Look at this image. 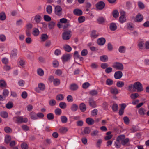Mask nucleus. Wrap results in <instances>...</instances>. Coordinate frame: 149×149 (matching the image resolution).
<instances>
[{"label":"nucleus","instance_id":"nucleus-1","mask_svg":"<svg viewBox=\"0 0 149 149\" xmlns=\"http://www.w3.org/2000/svg\"><path fill=\"white\" fill-rule=\"evenodd\" d=\"M135 89L137 90L138 92H141L143 91V89L141 84L139 82H137L134 83Z\"/></svg>","mask_w":149,"mask_h":149},{"label":"nucleus","instance_id":"nucleus-2","mask_svg":"<svg viewBox=\"0 0 149 149\" xmlns=\"http://www.w3.org/2000/svg\"><path fill=\"white\" fill-rule=\"evenodd\" d=\"M54 13L58 16H61L62 15V9L60 6L57 5L55 6L54 8Z\"/></svg>","mask_w":149,"mask_h":149},{"label":"nucleus","instance_id":"nucleus-3","mask_svg":"<svg viewBox=\"0 0 149 149\" xmlns=\"http://www.w3.org/2000/svg\"><path fill=\"white\" fill-rule=\"evenodd\" d=\"M118 139H119L121 144L125 145L127 144L129 142V139L128 138L125 139V136L121 135L118 136Z\"/></svg>","mask_w":149,"mask_h":149},{"label":"nucleus","instance_id":"nucleus-4","mask_svg":"<svg viewBox=\"0 0 149 149\" xmlns=\"http://www.w3.org/2000/svg\"><path fill=\"white\" fill-rule=\"evenodd\" d=\"M70 31H67L64 32L62 34V38L64 40H68L71 37V35Z\"/></svg>","mask_w":149,"mask_h":149},{"label":"nucleus","instance_id":"nucleus-5","mask_svg":"<svg viewBox=\"0 0 149 149\" xmlns=\"http://www.w3.org/2000/svg\"><path fill=\"white\" fill-rule=\"evenodd\" d=\"M112 67L119 70H122L124 68L123 64L118 62L114 63L112 65Z\"/></svg>","mask_w":149,"mask_h":149},{"label":"nucleus","instance_id":"nucleus-6","mask_svg":"<svg viewBox=\"0 0 149 149\" xmlns=\"http://www.w3.org/2000/svg\"><path fill=\"white\" fill-rule=\"evenodd\" d=\"M121 16L119 18L120 22L123 23L126 21V19L125 17V13L123 11H121L120 12Z\"/></svg>","mask_w":149,"mask_h":149},{"label":"nucleus","instance_id":"nucleus-7","mask_svg":"<svg viewBox=\"0 0 149 149\" xmlns=\"http://www.w3.org/2000/svg\"><path fill=\"white\" fill-rule=\"evenodd\" d=\"M143 16L140 14H138L136 15L134 21L136 22H140L143 20Z\"/></svg>","mask_w":149,"mask_h":149},{"label":"nucleus","instance_id":"nucleus-8","mask_svg":"<svg viewBox=\"0 0 149 149\" xmlns=\"http://www.w3.org/2000/svg\"><path fill=\"white\" fill-rule=\"evenodd\" d=\"M105 4L103 1H100L97 3L96 5L97 8L99 10H102L104 7Z\"/></svg>","mask_w":149,"mask_h":149},{"label":"nucleus","instance_id":"nucleus-9","mask_svg":"<svg viewBox=\"0 0 149 149\" xmlns=\"http://www.w3.org/2000/svg\"><path fill=\"white\" fill-rule=\"evenodd\" d=\"M123 73L121 71H118L116 72L114 74V76L116 79H120L122 76Z\"/></svg>","mask_w":149,"mask_h":149},{"label":"nucleus","instance_id":"nucleus-10","mask_svg":"<svg viewBox=\"0 0 149 149\" xmlns=\"http://www.w3.org/2000/svg\"><path fill=\"white\" fill-rule=\"evenodd\" d=\"M79 108L82 112H84L86 109V106L84 103H82L79 104Z\"/></svg>","mask_w":149,"mask_h":149},{"label":"nucleus","instance_id":"nucleus-11","mask_svg":"<svg viewBox=\"0 0 149 149\" xmlns=\"http://www.w3.org/2000/svg\"><path fill=\"white\" fill-rule=\"evenodd\" d=\"M74 15L77 16H80L82 15L83 12L81 10L79 9H75L73 11Z\"/></svg>","mask_w":149,"mask_h":149},{"label":"nucleus","instance_id":"nucleus-12","mask_svg":"<svg viewBox=\"0 0 149 149\" xmlns=\"http://www.w3.org/2000/svg\"><path fill=\"white\" fill-rule=\"evenodd\" d=\"M89 103L90 106L93 108H95L96 106V103L93 98H91L89 99Z\"/></svg>","mask_w":149,"mask_h":149},{"label":"nucleus","instance_id":"nucleus-13","mask_svg":"<svg viewBox=\"0 0 149 149\" xmlns=\"http://www.w3.org/2000/svg\"><path fill=\"white\" fill-rule=\"evenodd\" d=\"M70 58L71 55L69 54H67L63 55L62 57V58L63 61L66 62L70 59Z\"/></svg>","mask_w":149,"mask_h":149},{"label":"nucleus","instance_id":"nucleus-14","mask_svg":"<svg viewBox=\"0 0 149 149\" xmlns=\"http://www.w3.org/2000/svg\"><path fill=\"white\" fill-rule=\"evenodd\" d=\"M29 115L31 119L33 120L37 119V114L35 112L32 111L29 113Z\"/></svg>","mask_w":149,"mask_h":149},{"label":"nucleus","instance_id":"nucleus-15","mask_svg":"<svg viewBox=\"0 0 149 149\" xmlns=\"http://www.w3.org/2000/svg\"><path fill=\"white\" fill-rule=\"evenodd\" d=\"M105 40L104 38H102L97 40V43L100 45H102L105 43Z\"/></svg>","mask_w":149,"mask_h":149},{"label":"nucleus","instance_id":"nucleus-16","mask_svg":"<svg viewBox=\"0 0 149 149\" xmlns=\"http://www.w3.org/2000/svg\"><path fill=\"white\" fill-rule=\"evenodd\" d=\"M79 108L77 105L75 104H73L70 107V109L72 111L75 112Z\"/></svg>","mask_w":149,"mask_h":149},{"label":"nucleus","instance_id":"nucleus-17","mask_svg":"<svg viewBox=\"0 0 149 149\" xmlns=\"http://www.w3.org/2000/svg\"><path fill=\"white\" fill-rule=\"evenodd\" d=\"M42 17L39 14H37L35 16L34 19L37 23H39Z\"/></svg>","mask_w":149,"mask_h":149},{"label":"nucleus","instance_id":"nucleus-18","mask_svg":"<svg viewBox=\"0 0 149 149\" xmlns=\"http://www.w3.org/2000/svg\"><path fill=\"white\" fill-rule=\"evenodd\" d=\"M78 88V85L75 83H73L70 85V89L72 91L77 90Z\"/></svg>","mask_w":149,"mask_h":149},{"label":"nucleus","instance_id":"nucleus-19","mask_svg":"<svg viewBox=\"0 0 149 149\" xmlns=\"http://www.w3.org/2000/svg\"><path fill=\"white\" fill-rule=\"evenodd\" d=\"M86 123L89 125H92L94 124L95 121L91 118H87L86 120Z\"/></svg>","mask_w":149,"mask_h":149},{"label":"nucleus","instance_id":"nucleus-20","mask_svg":"<svg viewBox=\"0 0 149 149\" xmlns=\"http://www.w3.org/2000/svg\"><path fill=\"white\" fill-rule=\"evenodd\" d=\"M120 140L118 139V136L117 137L116 141L115 142L114 145L116 148H119L120 147L121 144L120 143Z\"/></svg>","mask_w":149,"mask_h":149},{"label":"nucleus","instance_id":"nucleus-21","mask_svg":"<svg viewBox=\"0 0 149 149\" xmlns=\"http://www.w3.org/2000/svg\"><path fill=\"white\" fill-rule=\"evenodd\" d=\"M13 119L15 123L18 124L22 123V122H21V116L14 117L13 118Z\"/></svg>","mask_w":149,"mask_h":149},{"label":"nucleus","instance_id":"nucleus-22","mask_svg":"<svg viewBox=\"0 0 149 149\" xmlns=\"http://www.w3.org/2000/svg\"><path fill=\"white\" fill-rule=\"evenodd\" d=\"M117 26L115 23H112L110 24V29L111 31H114L117 29Z\"/></svg>","mask_w":149,"mask_h":149},{"label":"nucleus","instance_id":"nucleus-23","mask_svg":"<svg viewBox=\"0 0 149 149\" xmlns=\"http://www.w3.org/2000/svg\"><path fill=\"white\" fill-rule=\"evenodd\" d=\"M46 10L48 14H51L52 11V6L50 5H48L46 7Z\"/></svg>","mask_w":149,"mask_h":149},{"label":"nucleus","instance_id":"nucleus-24","mask_svg":"<svg viewBox=\"0 0 149 149\" xmlns=\"http://www.w3.org/2000/svg\"><path fill=\"white\" fill-rule=\"evenodd\" d=\"M110 91L112 94L114 95H116L118 93L117 89L115 88H111Z\"/></svg>","mask_w":149,"mask_h":149},{"label":"nucleus","instance_id":"nucleus-25","mask_svg":"<svg viewBox=\"0 0 149 149\" xmlns=\"http://www.w3.org/2000/svg\"><path fill=\"white\" fill-rule=\"evenodd\" d=\"M99 131L98 130H93L91 132V135L93 137L98 136L99 135Z\"/></svg>","mask_w":149,"mask_h":149},{"label":"nucleus","instance_id":"nucleus-26","mask_svg":"<svg viewBox=\"0 0 149 149\" xmlns=\"http://www.w3.org/2000/svg\"><path fill=\"white\" fill-rule=\"evenodd\" d=\"M68 130L67 127H62L59 129V132L62 134L65 133Z\"/></svg>","mask_w":149,"mask_h":149},{"label":"nucleus","instance_id":"nucleus-27","mask_svg":"<svg viewBox=\"0 0 149 149\" xmlns=\"http://www.w3.org/2000/svg\"><path fill=\"white\" fill-rule=\"evenodd\" d=\"M48 38V36L46 34H43L41 35V41L44 42Z\"/></svg>","mask_w":149,"mask_h":149},{"label":"nucleus","instance_id":"nucleus-28","mask_svg":"<svg viewBox=\"0 0 149 149\" xmlns=\"http://www.w3.org/2000/svg\"><path fill=\"white\" fill-rule=\"evenodd\" d=\"M98 35V33L95 31H92L91 34V36L93 38H96Z\"/></svg>","mask_w":149,"mask_h":149},{"label":"nucleus","instance_id":"nucleus-29","mask_svg":"<svg viewBox=\"0 0 149 149\" xmlns=\"http://www.w3.org/2000/svg\"><path fill=\"white\" fill-rule=\"evenodd\" d=\"M1 116L4 118H6L8 117V114L7 112L5 111H1L0 113Z\"/></svg>","mask_w":149,"mask_h":149},{"label":"nucleus","instance_id":"nucleus-30","mask_svg":"<svg viewBox=\"0 0 149 149\" xmlns=\"http://www.w3.org/2000/svg\"><path fill=\"white\" fill-rule=\"evenodd\" d=\"M4 131L6 133L9 134L12 132V130L9 127L6 126L4 127Z\"/></svg>","mask_w":149,"mask_h":149},{"label":"nucleus","instance_id":"nucleus-31","mask_svg":"<svg viewBox=\"0 0 149 149\" xmlns=\"http://www.w3.org/2000/svg\"><path fill=\"white\" fill-rule=\"evenodd\" d=\"M7 84L6 82L3 80H0V87L1 88H6Z\"/></svg>","mask_w":149,"mask_h":149},{"label":"nucleus","instance_id":"nucleus-32","mask_svg":"<svg viewBox=\"0 0 149 149\" xmlns=\"http://www.w3.org/2000/svg\"><path fill=\"white\" fill-rule=\"evenodd\" d=\"M128 90L130 92H134L135 91L134 87V84H130L128 86Z\"/></svg>","mask_w":149,"mask_h":149},{"label":"nucleus","instance_id":"nucleus-33","mask_svg":"<svg viewBox=\"0 0 149 149\" xmlns=\"http://www.w3.org/2000/svg\"><path fill=\"white\" fill-rule=\"evenodd\" d=\"M100 59L102 62H106L108 60V57L106 55H103L100 57Z\"/></svg>","mask_w":149,"mask_h":149},{"label":"nucleus","instance_id":"nucleus-34","mask_svg":"<svg viewBox=\"0 0 149 149\" xmlns=\"http://www.w3.org/2000/svg\"><path fill=\"white\" fill-rule=\"evenodd\" d=\"M53 84L55 86L59 85L60 83V81L59 79L58 78L54 79L53 81Z\"/></svg>","mask_w":149,"mask_h":149},{"label":"nucleus","instance_id":"nucleus-35","mask_svg":"<svg viewBox=\"0 0 149 149\" xmlns=\"http://www.w3.org/2000/svg\"><path fill=\"white\" fill-rule=\"evenodd\" d=\"M38 87L40 90L41 91H44L45 88V86L44 84L42 83H40L38 84Z\"/></svg>","mask_w":149,"mask_h":149},{"label":"nucleus","instance_id":"nucleus-36","mask_svg":"<svg viewBox=\"0 0 149 149\" xmlns=\"http://www.w3.org/2000/svg\"><path fill=\"white\" fill-rule=\"evenodd\" d=\"M6 15L5 13L3 12H1L0 13V19L1 20H4L6 19Z\"/></svg>","mask_w":149,"mask_h":149},{"label":"nucleus","instance_id":"nucleus-37","mask_svg":"<svg viewBox=\"0 0 149 149\" xmlns=\"http://www.w3.org/2000/svg\"><path fill=\"white\" fill-rule=\"evenodd\" d=\"M126 47L123 46L120 47L118 49V51L121 53H124L125 52Z\"/></svg>","mask_w":149,"mask_h":149},{"label":"nucleus","instance_id":"nucleus-38","mask_svg":"<svg viewBox=\"0 0 149 149\" xmlns=\"http://www.w3.org/2000/svg\"><path fill=\"white\" fill-rule=\"evenodd\" d=\"M59 106L61 108L64 109L66 107L67 104L65 102H61L59 104Z\"/></svg>","mask_w":149,"mask_h":149},{"label":"nucleus","instance_id":"nucleus-39","mask_svg":"<svg viewBox=\"0 0 149 149\" xmlns=\"http://www.w3.org/2000/svg\"><path fill=\"white\" fill-rule=\"evenodd\" d=\"M64 49L67 52H70L72 50L71 47L69 45H66L63 46Z\"/></svg>","mask_w":149,"mask_h":149},{"label":"nucleus","instance_id":"nucleus-40","mask_svg":"<svg viewBox=\"0 0 149 149\" xmlns=\"http://www.w3.org/2000/svg\"><path fill=\"white\" fill-rule=\"evenodd\" d=\"M61 122L64 123H66L68 121L67 118L65 116H61Z\"/></svg>","mask_w":149,"mask_h":149},{"label":"nucleus","instance_id":"nucleus-41","mask_svg":"<svg viewBox=\"0 0 149 149\" xmlns=\"http://www.w3.org/2000/svg\"><path fill=\"white\" fill-rule=\"evenodd\" d=\"M47 117V119L49 120H52L54 118V115L53 113H51L48 114Z\"/></svg>","mask_w":149,"mask_h":149},{"label":"nucleus","instance_id":"nucleus-42","mask_svg":"<svg viewBox=\"0 0 149 149\" xmlns=\"http://www.w3.org/2000/svg\"><path fill=\"white\" fill-rule=\"evenodd\" d=\"M146 110L144 109L143 108H140L139 110V113L141 115H144L145 114Z\"/></svg>","mask_w":149,"mask_h":149},{"label":"nucleus","instance_id":"nucleus-43","mask_svg":"<svg viewBox=\"0 0 149 149\" xmlns=\"http://www.w3.org/2000/svg\"><path fill=\"white\" fill-rule=\"evenodd\" d=\"M11 138L10 136L9 135H7L5 137V141L6 143H9L11 140Z\"/></svg>","mask_w":149,"mask_h":149},{"label":"nucleus","instance_id":"nucleus-44","mask_svg":"<svg viewBox=\"0 0 149 149\" xmlns=\"http://www.w3.org/2000/svg\"><path fill=\"white\" fill-rule=\"evenodd\" d=\"M37 72L38 74L40 76H42L44 74L43 70L41 68H39L37 69Z\"/></svg>","mask_w":149,"mask_h":149},{"label":"nucleus","instance_id":"nucleus-45","mask_svg":"<svg viewBox=\"0 0 149 149\" xmlns=\"http://www.w3.org/2000/svg\"><path fill=\"white\" fill-rule=\"evenodd\" d=\"M97 23L99 24H102L105 21V19L102 17H100L97 19Z\"/></svg>","mask_w":149,"mask_h":149},{"label":"nucleus","instance_id":"nucleus-46","mask_svg":"<svg viewBox=\"0 0 149 149\" xmlns=\"http://www.w3.org/2000/svg\"><path fill=\"white\" fill-rule=\"evenodd\" d=\"M91 131V130L89 127H86L84 128V132L85 134H88L90 133Z\"/></svg>","mask_w":149,"mask_h":149},{"label":"nucleus","instance_id":"nucleus-47","mask_svg":"<svg viewBox=\"0 0 149 149\" xmlns=\"http://www.w3.org/2000/svg\"><path fill=\"white\" fill-rule=\"evenodd\" d=\"M97 93V91L95 90H91L89 92V94L92 96L96 95Z\"/></svg>","mask_w":149,"mask_h":149},{"label":"nucleus","instance_id":"nucleus-48","mask_svg":"<svg viewBox=\"0 0 149 149\" xmlns=\"http://www.w3.org/2000/svg\"><path fill=\"white\" fill-rule=\"evenodd\" d=\"M63 95L62 94H59L56 97V99L57 100L61 101L63 99Z\"/></svg>","mask_w":149,"mask_h":149},{"label":"nucleus","instance_id":"nucleus-49","mask_svg":"<svg viewBox=\"0 0 149 149\" xmlns=\"http://www.w3.org/2000/svg\"><path fill=\"white\" fill-rule=\"evenodd\" d=\"M112 15L113 17L114 18H117L119 15V13L116 10H115L112 12Z\"/></svg>","mask_w":149,"mask_h":149},{"label":"nucleus","instance_id":"nucleus-50","mask_svg":"<svg viewBox=\"0 0 149 149\" xmlns=\"http://www.w3.org/2000/svg\"><path fill=\"white\" fill-rule=\"evenodd\" d=\"M55 114L57 115H60L62 113L61 109L59 108H57L55 109L54 111Z\"/></svg>","mask_w":149,"mask_h":149},{"label":"nucleus","instance_id":"nucleus-51","mask_svg":"<svg viewBox=\"0 0 149 149\" xmlns=\"http://www.w3.org/2000/svg\"><path fill=\"white\" fill-rule=\"evenodd\" d=\"M39 34V31L37 28H34L33 29V35L34 36H37Z\"/></svg>","mask_w":149,"mask_h":149},{"label":"nucleus","instance_id":"nucleus-52","mask_svg":"<svg viewBox=\"0 0 149 149\" xmlns=\"http://www.w3.org/2000/svg\"><path fill=\"white\" fill-rule=\"evenodd\" d=\"M124 85V83L123 81H118L116 83L117 86L119 88H121Z\"/></svg>","mask_w":149,"mask_h":149},{"label":"nucleus","instance_id":"nucleus-53","mask_svg":"<svg viewBox=\"0 0 149 149\" xmlns=\"http://www.w3.org/2000/svg\"><path fill=\"white\" fill-rule=\"evenodd\" d=\"M88 53V51L86 49H84L81 52V54L83 56H86Z\"/></svg>","mask_w":149,"mask_h":149},{"label":"nucleus","instance_id":"nucleus-54","mask_svg":"<svg viewBox=\"0 0 149 149\" xmlns=\"http://www.w3.org/2000/svg\"><path fill=\"white\" fill-rule=\"evenodd\" d=\"M55 25V23L53 22H50L48 24L49 28L50 29H53Z\"/></svg>","mask_w":149,"mask_h":149},{"label":"nucleus","instance_id":"nucleus-55","mask_svg":"<svg viewBox=\"0 0 149 149\" xmlns=\"http://www.w3.org/2000/svg\"><path fill=\"white\" fill-rule=\"evenodd\" d=\"M51 45V42L50 40H48L45 43V46L46 47H50Z\"/></svg>","mask_w":149,"mask_h":149},{"label":"nucleus","instance_id":"nucleus-56","mask_svg":"<svg viewBox=\"0 0 149 149\" xmlns=\"http://www.w3.org/2000/svg\"><path fill=\"white\" fill-rule=\"evenodd\" d=\"M139 96V94L137 93L132 94L130 95V97L132 99H134Z\"/></svg>","mask_w":149,"mask_h":149},{"label":"nucleus","instance_id":"nucleus-57","mask_svg":"<svg viewBox=\"0 0 149 149\" xmlns=\"http://www.w3.org/2000/svg\"><path fill=\"white\" fill-rule=\"evenodd\" d=\"M13 105V104L11 102H9L6 105V107L8 109L12 108Z\"/></svg>","mask_w":149,"mask_h":149},{"label":"nucleus","instance_id":"nucleus-58","mask_svg":"<svg viewBox=\"0 0 149 149\" xmlns=\"http://www.w3.org/2000/svg\"><path fill=\"white\" fill-rule=\"evenodd\" d=\"M85 18L84 16H80L78 18V21L79 23H82L84 21Z\"/></svg>","mask_w":149,"mask_h":149},{"label":"nucleus","instance_id":"nucleus-59","mask_svg":"<svg viewBox=\"0 0 149 149\" xmlns=\"http://www.w3.org/2000/svg\"><path fill=\"white\" fill-rule=\"evenodd\" d=\"M43 18L44 20L46 21L49 22L51 20V18L48 15H44Z\"/></svg>","mask_w":149,"mask_h":149},{"label":"nucleus","instance_id":"nucleus-60","mask_svg":"<svg viewBox=\"0 0 149 149\" xmlns=\"http://www.w3.org/2000/svg\"><path fill=\"white\" fill-rule=\"evenodd\" d=\"M17 55V51L16 49L13 50L11 53V56L12 57H16Z\"/></svg>","mask_w":149,"mask_h":149},{"label":"nucleus","instance_id":"nucleus-61","mask_svg":"<svg viewBox=\"0 0 149 149\" xmlns=\"http://www.w3.org/2000/svg\"><path fill=\"white\" fill-rule=\"evenodd\" d=\"M113 80L110 79H107L106 81V84L108 85H112L113 84Z\"/></svg>","mask_w":149,"mask_h":149},{"label":"nucleus","instance_id":"nucleus-62","mask_svg":"<svg viewBox=\"0 0 149 149\" xmlns=\"http://www.w3.org/2000/svg\"><path fill=\"white\" fill-rule=\"evenodd\" d=\"M9 93V91L6 89H4L3 92V95L5 97L7 96Z\"/></svg>","mask_w":149,"mask_h":149},{"label":"nucleus","instance_id":"nucleus-63","mask_svg":"<svg viewBox=\"0 0 149 149\" xmlns=\"http://www.w3.org/2000/svg\"><path fill=\"white\" fill-rule=\"evenodd\" d=\"M90 84L88 82L84 83L82 85V87L84 89H86L90 86Z\"/></svg>","mask_w":149,"mask_h":149},{"label":"nucleus","instance_id":"nucleus-64","mask_svg":"<svg viewBox=\"0 0 149 149\" xmlns=\"http://www.w3.org/2000/svg\"><path fill=\"white\" fill-rule=\"evenodd\" d=\"M21 146L22 149H28V146L27 144L24 143L21 144Z\"/></svg>","mask_w":149,"mask_h":149}]
</instances>
